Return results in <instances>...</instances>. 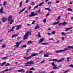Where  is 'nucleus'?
<instances>
[{"label":"nucleus","instance_id":"obj_1","mask_svg":"<svg viewBox=\"0 0 73 73\" xmlns=\"http://www.w3.org/2000/svg\"><path fill=\"white\" fill-rule=\"evenodd\" d=\"M17 27V28H16V30H19V29H20V27H21V25H17L14 26L12 28V29L10 31H8V33H9V32H13V31H14V29L15 28V27Z\"/></svg>","mask_w":73,"mask_h":73},{"label":"nucleus","instance_id":"obj_2","mask_svg":"<svg viewBox=\"0 0 73 73\" xmlns=\"http://www.w3.org/2000/svg\"><path fill=\"white\" fill-rule=\"evenodd\" d=\"M38 55V53H35L34 54H32L29 57H24V58L25 60H29V59H31L32 57H34V56H37Z\"/></svg>","mask_w":73,"mask_h":73},{"label":"nucleus","instance_id":"obj_3","mask_svg":"<svg viewBox=\"0 0 73 73\" xmlns=\"http://www.w3.org/2000/svg\"><path fill=\"white\" fill-rule=\"evenodd\" d=\"M29 31L30 32H27L26 33L25 35L24 36V40H25V39L27 38L29 36H31V34H32V30L30 29Z\"/></svg>","mask_w":73,"mask_h":73},{"label":"nucleus","instance_id":"obj_4","mask_svg":"<svg viewBox=\"0 0 73 73\" xmlns=\"http://www.w3.org/2000/svg\"><path fill=\"white\" fill-rule=\"evenodd\" d=\"M12 18H13V17L11 15H9L8 18V21L9 22H10V24H12L13 22H14V19H12Z\"/></svg>","mask_w":73,"mask_h":73},{"label":"nucleus","instance_id":"obj_5","mask_svg":"<svg viewBox=\"0 0 73 73\" xmlns=\"http://www.w3.org/2000/svg\"><path fill=\"white\" fill-rule=\"evenodd\" d=\"M70 49L68 48H64V50H58L56 51H55L56 53H62V52H66V50H69Z\"/></svg>","mask_w":73,"mask_h":73},{"label":"nucleus","instance_id":"obj_6","mask_svg":"<svg viewBox=\"0 0 73 73\" xmlns=\"http://www.w3.org/2000/svg\"><path fill=\"white\" fill-rule=\"evenodd\" d=\"M34 64V63L33 61H29L27 63H25V66H31V65H29V64Z\"/></svg>","mask_w":73,"mask_h":73},{"label":"nucleus","instance_id":"obj_7","mask_svg":"<svg viewBox=\"0 0 73 73\" xmlns=\"http://www.w3.org/2000/svg\"><path fill=\"white\" fill-rule=\"evenodd\" d=\"M51 65L52 66H54V67L53 68V69H59V68L58 67H56V66H57V65L55 64H54V63L52 62L51 63Z\"/></svg>","mask_w":73,"mask_h":73},{"label":"nucleus","instance_id":"obj_8","mask_svg":"<svg viewBox=\"0 0 73 73\" xmlns=\"http://www.w3.org/2000/svg\"><path fill=\"white\" fill-rule=\"evenodd\" d=\"M23 42V40H21L19 42H17L15 43V47L16 48H19V46L20 45V44L21 43Z\"/></svg>","mask_w":73,"mask_h":73},{"label":"nucleus","instance_id":"obj_9","mask_svg":"<svg viewBox=\"0 0 73 73\" xmlns=\"http://www.w3.org/2000/svg\"><path fill=\"white\" fill-rule=\"evenodd\" d=\"M37 15V14H34V12H32L31 13V15H29V17H32L33 16H36Z\"/></svg>","mask_w":73,"mask_h":73},{"label":"nucleus","instance_id":"obj_10","mask_svg":"<svg viewBox=\"0 0 73 73\" xmlns=\"http://www.w3.org/2000/svg\"><path fill=\"white\" fill-rule=\"evenodd\" d=\"M2 22L3 23H4L5 22H6L7 21V19L6 18L4 17L2 18Z\"/></svg>","mask_w":73,"mask_h":73},{"label":"nucleus","instance_id":"obj_11","mask_svg":"<svg viewBox=\"0 0 73 73\" xmlns=\"http://www.w3.org/2000/svg\"><path fill=\"white\" fill-rule=\"evenodd\" d=\"M65 60V58H63L60 60H58V62H61Z\"/></svg>","mask_w":73,"mask_h":73},{"label":"nucleus","instance_id":"obj_12","mask_svg":"<svg viewBox=\"0 0 73 73\" xmlns=\"http://www.w3.org/2000/svg\"><path fill=\"white\" fill-rule=\"evenodd\" d=\"M60 23V21H58L57 22H55L53 23L52 24V25H57V24H58Z\"/></svg>","mask_w":73,"mask_h":73},{"label":"nucleus","instance_id":"obj_13","mask_svg":"<svg viewBox=\"0 0 73 73\" xmlns=\"http://www.w3.org/2000/svg\"><path fill=\"white\" fill-rule=\"evenodd\" d=\"M27 8V7H26L23 9H22L21 10L20 12L19 13L20 14V13L23 12V11H25V9H26V8Z\"/></svg>","mask_w":73,"mask_h":73},{"label":"nucleus","instance_id":"obj_14","mask_svg":"<svg viewBox=\"0 0 73 73\" xmlns=\"http://www.w3.org/2000/svg\"><path fill=\"white\" fill-rule=\"evenodd\" d=\"M19 35V34H14L12 35L11 38H14V37H16V36H17Z\"/></svg>","mask_w":73,"mask_h":73},{"label":"nucleus","instance_id":"obj_15","mask_svg":"<svg viewBox=\"0 0 73 73\" xmlns=\"http://www.w3.org/2000/svg\"><path fill=\"white\" fill-rule=\"evenodd\" d=\"M0 13H4V9H3V8L1 7L0 9Z\"/></svg>","mask_w":73,"mask_h":73},{"label":"nucleus","instance_id":"obj_16","mask_svg":"<svg viewBox=\"0 0 73 73\" xmlns=\"http://www.w3.org/2000/svg\"><path fill=\"white\" fill-rule=\"evenodd\" d=\"M44 40H45V38H41L39 42L40 43L44 41Z\"/></svg>","mask_w":73,"mask_h":73},{"label":"nucleus","instance_id":"obj_17","mask_svg":"<svg viewBox=\"0 0 73 73\" xmlns=\"http://www.w3.org/2000/svg\"><path fill=\"white\" fill-rule=\"evenodd\" d=\"M41 44L42 45H49V43L47 42L42 43Z\"/></svg>","mask_w":73,"mask_h":73},{"label":"nucleus","instance_id":"obj_18","mask_svg":"<svg viewBox=\"0 0 73 73\" xmlns=\"http://www.w3.org/2000/svg\"><path fill=\"white\" fill-rule=\"evenodd\" d=\"M61 16H58L57 19H56V21H58V20H60V19H61Z\"/></svg>","mask_w":73,"mask_h":73},{"label":"nucleus","instance_id":"obj_19","mask_svg":"<svg viewBox=\"0 0 73 73\" xmlns=\"http://www.w3.org/2000/svg\"><path fill=\"white\" fill-rule=\"evenodd\" d=\"M45 9L46 10H47L49 12H51L52 11V10L50 9L49 8H45Z\"/></svg>","mask_w":73,"mask_h":73},{"label":"nucleus","instance_id":"obj_20","mask_svg":"<svg viewBox=\"0 0 73 73\" xmlns=\"http://www.w3.org/2000/svg\"><path fill=\"white\" fill-rule=\"evenodd\" d=\"M73 28V27H70L69 28H68L66 29L65 31V32H66V31H68L69 29H72Z\"/></svg>","mask_w":73,"mask_h":73},{"label":"nucleus","instance_id":"obj_21","mask_svg":"<svg viewBox=\"0 0 73 73\" xmlns=\"http://www.w3.org/2000/svg\"><path fill=\"white\" fill-rule=\"evenodd\" d=\"M6 46V44L4 43L3 44L2 47L3 48H5Z\"/></svg>","mask_w":73,"mask_h":73},{"label":"nucleus","instance_id":"obj_22","mask_svg":"<svg viewBox=\"0 0 73 73\" xmlns=\"http://www.w3.org/2000/svg\"><path fill=\"white\" fill-rule=\"evenodd\" d=\"M69 71H70V70H66V71L63 72V73H67L69 72Z\"/></svg>","mask_w":73,"mask_h":73},{"label":"nucleus","instance_id":"obj_23","mask_svg":"<svg viewBox=\"0 0 73 73\" xmlns=\"http://www.w3.org/2000/svg\"><path fill=\"white\" fill-rule=\"evenodd\" d=\"M22 2H23L22 1H21L19 3V7H20V8H21V7H22Z\"/></svg>","mask_w":73,"mask_h":73},{"label":"nucleus","instance_id":"obj_24","mask_svg":"<svg viewBox=\"0 0 73 73\" xmlns=\"http://www.w3.org/2000/svg\"><path fill=\"white\" fill-rule=\"evenodd\" d=\"M67 24V23L66 22H64L63 23H62V26H64L65 25H66Z\"/></svg>","mask_w":73,"mask_h":73},{"label":"nucleus","instance_id":"obj_25","mask_svg":"<svg viewBox=\"0 0 73 73\" xmlns=\"http://www.w3.org/2000/svg\"><path fill=\"white\" fill-rule=\"evenodd\" d=\"M38 37L39 38H40V37H41V34H40V32L38 33Z\"/></svg>","mask_w":73,"mask_h":73},{"label":"nucleus","instance_id":"obj_26","mask_svg":"<svg viewBox=\"0 0 73 73\" xmlns=\"http://www.w3.org/2000/svg\"><path fill=\"white\" fill-rule=\"evenodd\" d=\"M44 4V2H43L42 3H40L38 5L39 6H41V5H43V4Z\"/></svg>","mask_w":73,"mask_h":73},{"label":"nucleus","instance_id":"obj_27","mask_svg":"<svg viewBox=\"0 0 73 73\" xmlns=\"http://www.w3.org/2000/svg\"><path fill=\"white\" fill-rule=\"evenodd\" d=\"M40 28V26H38V25H37L36 27L35 28V29H38V28Z\"/></svg>","mask_w":73,"mask_h":73},{"label":"nucleus","instance_id":"obj_28","mask_svg":"<svg viewBox=\"0 0 73 73\" xmlns=\"http://www.w3.org/2000/svg\"><path fill=\"white\" fill-rule=\"evenodd\" d=\"M62 35H64V36H66V33L64 32H62L61 33Z\"/></svg>","mask_w":73,"mask_h":73},{"label":"nucleus","instance_id":"obj_29","mask_svg":"<svg viewBox=\"0 0 73 73\" xmlns=\"http://www.w3.org/2000/svg\"><path fill=\"white\" fill-rule=\"evenodd\" d=\"M26 47H27V45L25 44V45H23L21 47V48H26Z\"/></svg>","mask_w":73,"mask_h":73},{"label":"nucleus","instance_id":"obj_30","mask_svg":"<svg viewBox=\"0 0 73 73\" xmlns=\"http://www.w3.org/2000/svg\"><path fill=\"white\" fill-rule=\"evenodd\" d=\"M52 61H57V62H58V60L57 59H54L52 60Z\"/></svg>","mask_w":73,"mask_h":73},{"label":"nucleus","instance_id":"obj_31","mask_svg":"<svg viewBox=\"0 0 73 73\" xmlns=\"http://www.w3.org/2000/svg\"><path fill=\"white\" fill-rule=\"evenodd\" d=\"M3 6H5L7 5V1H4L3 3Z\"/></svg>","mask_w":73,"mask_h":73},{"label":"nucleus","instance_id":"obj_32","mask_svg":"<svg viewBox=\"0 0 73 73\" xmlns=\"http://www.w3.org/2000/svg\"><path fill=\"white\" fill-rule=\"evenodd\" d=\"M6 62H4L1 65V66H4V65L5 64H6Z\"/></svg>","mask_w":73,"mask_h":73},{"label":"nucleus","instance_id":"obj_33","mask_svg":"<svg viewBox=\"0 0 73 73\" xmlns=\"http://www.w3.org/2000/svg\"><path fill=\"white\" fill-rule=\"evenodd\" d=\"M68 48H70L71 49H73V46H69L67 47Z\"/></svg>","mask_w":73,"mask_h":73},{"label":"nucleus","instance_id":"obj_34","mask_svg":"<svg viewBox=\"0 0 73 73\" xmlns=\"http://www.w3.org/2000/svg\"><path fill=\"white\" fill-rule=\"evenodd\" d=\"M34 69H35V68L33 67L30 68L29 69V70H34Z\"/></svg>","mask_w":73,"mask_h":73},{"label":"nucleus","instance_id":"obj_35","mask_svg":"<svg viewBox=\"0 0 73 73\" xmlns=\"http://www.w3.org/2000/svg\"><path fill=\"white\" fill-rule=\"evenodd\" d=\"M39 6L38 5H37L34 8V10L35 9H36V8H38V7Z\"/></svg>","mask_w":73,"mask_h":73},{"label":"nucleus","instance_id":"obj_36","mask_svg":"<svg viewBox=\"0 0 73 73\" xmlns=\"http://www.w3.org/2000/svg\"><path fill=\"white\" fill-rule=\"evenodd\" d=\"M44 57H49V55L48 54H44Z\"/></svg>","mask_w":73,"mask_h":73},{"label":"nucleus","instance_id":"obj_37","mask_svg":"<svg viewBox=\"0 0 73 73\" xmlns=\"http://www.w3.org/2000/svg\"><path fill=\"white\" fill-rule=\"evenodd\" d=\"M68 11H72L73 10L72 9H71L70 8H69L68 9Z\"/></svg>","mask_w":73,"mask_h":73},{"label":"nucleus","instance_id":"obj_38","mask_svg":"<svg viewBox=\"0 0 73 73\" xmlns=\"http://www.w3.org/2000/svg\"><path fill=\"white\" fill-rule=\"evenodd\" d=\"M7 58V57H4L2 58L1 59L2 60H6Z\"/></svg>","mask_w":73,"mask_h":73},{"label":"nucleus","instance_id":"obj_39","mask_svg":"<svg viewBox=\"0 0 73 73\" xmlns=\"http://www.w3.org/2000/svg\"><path fill=\"white\" fill-rule=\"evenodd\" d=\"M11 65L9 63H8L7 64H6V66H10Z\"/></svg>","mask_w":73,"mask_h":73},{"label":"nucleus","instance_id":"obj_40","mask_svg":"<svg viewBox=\"0 0 73 73\" xmlns=\"http://www.w3.org/2000/svg\"><path fill=\"white\" fill-rule=\"evenodd\" d=\"M33 42L32 41H29L28 42V44H31Z\"/></svg>","mask_w":73,"mask_h":73},{"label":"nucleus","instance_id":"obj_41","mask_svg":"<svg viewBox=\"0 0 73 73\" xmlns=\"http://www.w3.org/2000/svg\"><path fill=\"white\" fill-rule=\"evenodd\" d=\"M62 40L63 41H64V40H65V37H63L61 38Z\"/></svg>","mask_w":73,"mask_h":73},{"label":"nucleus","instance_id":"obj_42","mask_svg":"<svg viewBox=\"0 0 73 73\" xmlns=\"http://www.w3.org/2000/svg\"><path fill=\"white\" fill-rule=\"evenodd\" d=\"M46 19H44L43 20V21L44 23H46Z\"/></svg>","mask_w":73,"mask_h":73},{"label":"nucleus","instance_id":"obj_43","mask_svg":"<svg viewBox=\"0 0 73 73\" xmlns=\"http://www.w3.org/2000/svg\"><path fill=\"white\" fill-rule=\"evenodd\" d=\"M49 13H48L47 14H46V17H48L49 16Z\"/></svg>","mask_w":73,"mask_h":73},{"label":"nucleus","instance_id":"obj_44","mask_svg":"<svg viewBox=\"0 0 73 73\" xmlns=\"http://www.w3.org/2000/svg\"><path fill=\"white\" fill-rule=\"evenodd\" d=\"M31 4L32 5H33V6L35 5V3L32 2L31 3Z\"/></svg>","mask_w":73,"mask_h":73},{"label":"nucleus","instance_id":"obj_45","mask_svg":"<svg viewBox=\"0 0 73 73\" xmlns=\"http://www.w3.org/2000/svg\"><path fill=\"white\" fill-rule=\"evenodd\" d=\"M67 60V61H68V62H69V59H70V58L69 57H68L67 58H66Z\"/></svg>","mask_w":73,"mask_h":73},{"label":"nucleus","instance_id":"obj_46","mask_svg":"<svg viewBox=\"0 0 73 73\" xmlns=\"http://www.w3.org/2000/svg\"><path fill=\"white\" fill-rule=\"evenodd\" d=\"M52 34H53V35H54V34H55V33H56V31H53L52 32Z\"/></svg>","mask_w":73,"mask_h":73},{"label":"nucleus","instance_id":"obj_47","mask_svg":"<svg viewBox=\"0 0 73 73\" xmlns=\"http://www.w3.org/2000/svg\"><path fill=\"white\" fill-rule=\"evenodd\" d=\"M21 72H25V70L24 69H21Z\"/></svg>","mask_w":73,"mask_h":73},{"label":"nucleus","instance_id":"obj_48","mask_svg":"<svg viewBox=\"0 0 73 73\" xmlns=\"http://www.w3.org/2000/svg\"><path fill=\"white\" fill-rule=\"evenodd\" d=\"M36 22V21H33V22H32V24H34Z\"/></svg>","mask_w":73,"mask_h":73},{"label":"nucleus","instance_id":"obj_49","mask_svg":"<svg viewBox=\"0 0 73 73\" xmlns=\"http://www.w3.org/2000/svg\"><path fill=\"white\" fill-rule=\"evenodd\" d=\"M27 26L28 27H30V26H31V25L28 24H27Z\"/></svg>","mask_w":73,"mask_h":73},{"label":"nucleus","instance_id":"obj_50","mask_svg":"<svg viewBox=\"0 0 73 73\" xmlns=\"http://www.w3.org/2000/svg\"><path fill=\"white\" fill-rule=\"evenodd\" d=\"M31 50V49H28L27 51V52L28 53V52H29V51H30V50Z\"/></svg>","mask_w":73,"mask_h":73},{"label":"nucleus","instance_id":"obj_51","mask_svg":"<svg viewBox=\"0 0 73 73\" xmlns=\"http://www.w3.org/2000/svg\"><path fill=\"white\" fill-rule=\"evenodd\" d=\"M45 60H42V61L41 62H40V63H43V62H45Z\"/></svg>","mask_w":73,"mask_h":73},{"label":"nucleus","instance_id":"obj_52","mask_svg":"<svg viewBox=\"0 0 73 73\" xmlns=\"http://www.w3.org/2000/svg\"><path fill=\"white\" fill-rule=\"evenodd\" d=\"M52 2H48V3H47V4L48 5H49V4H52Z\"/></svg>","mask_w":73,"mask_h":73},{"label":"nucleus","instance_id":"obj_53","mask_svg":"<svg viewBox=\"0 0 73 73\" xmlns=\"http://www.w3.org/2000/svg\"><path fill=\"white\" fill-rule=\"evenodd\" d=\"M29 1L28 0H26L25 3H28Z\"/></svg>","mask_w":73,"mask_h":73},{"label":"nucleus","instance_id":"obj_54","mask_svg":"<svg viewBox=\"0 0 73 73\" xmlns=\"http://www.w3.org/2000/svg\"><path fill=\"white\" fill-rule=\"evenodd\" d=\"M40 72L41 73H47V72Z\"/></svg>","mask_w":73,"mask_h":73},{"label":"nucleus","instance_id":"obj_55","mask_svg":"<svg viewBox=\"0 0 73 73\" xmlns=\"http://www.w3.org/2000/svg\"><path fill=\"white\" fill-rule=\"evenodd\" d=\"M31 8H32V7H29V9H28V10H30V9H31Z\"/></svg>","mask_w":73,"mask_h":73},{"label":"nucleus","instance_id":"obj_56","mask_svg":"<svg viewBox=\"0 0 73 73\" xmlns=\"http://www.w3.org/2000/svg\"><path fill=\"white\" fill-rule=\"evenodd\" d=\"M61 25H62V23H60L59 24V27H61Z\"/></svg>","mask_w":73,"mask_h":73},{"label":"nucleus","instance_id":"obj_57","mask_svg":"<svg viewBox=\"0 0 73 73\" xmlns=\"http://www.w3.org/2000/svg\"><path fill=\"white\" fill-rule=\"evenodd\" d=\"M25 13H28V10H26L25 11Z\"/></svg>","mask_w":73,"mask_h":73},{"label":"nucleus","instance_id":"obj_58","mask_svg":"<svg viewBox=\"0 0 73 73\" xmlns=\"http://www.w3.org/2000/svg\"><path fill=\"white\" fill-rule=\"evenodd\" d=\"M52 35L51 34V33H48V34H47V35H48V36H49V35Z\"/></svg>","mask_w":73,"mask_h":73},{"label":"nucleus","instance_id":"obj_59","mask_svg":"<svg viewBox=\"0 0 73 73\" xmlns=\"http://www.w3.org/2000/svg\"><path fill=\"white\" fill-rule=\"evenodd\" d=\"M60 42L59 40H58L57 42H55L56 44H58V42Z\"/></svg>","mask_w":73,"mask_h":73},{"label":"nucleus","instance_id":"obj_60","mask_svg":"<svg viewBox=\"0 0 73 73\" xmlns=\"http://www.w3.org/2000/svg\"><path fill=\"white\" fill-rule=\"evenodd\" d=\"M18 71L19 72H21V70H18Z\"/></svg>","mask_w":73,"mask_h":73},{"label":"nucleus","instance_id":"obj_61","mask_svg":"<svg viewBox=\"0 0 73 73\" xmlns=\"http://www.w3.org/2000/svg\"><path fill=\"white\" fill-rule=\"evenodd\" d=\"M3 40H4V39H3V38L1 39V40H0V42H1V41H3Z\"/></svg>","mask_w":73,"mask_h":73},{"label":"nucleus","instance_id":"obj_62","mask_svg":"<svg viewBox=\"0 0 73 73\" xmlns=\"http://www.w3.org/2000/svg\"><path fill=\"white\" fill-rule=\"evenodd\" d=\"M43 52H44V51H40L39 53H43Z\"/></svg>","mask_w":73,"mask_h":73},{"label":"nucleus","instance_id":"obj_63","mask_svg":"<svg viewBox=\"0 0 73 73\" xmlns=\"http://www.w3.org/2000/svg\"><path fill=\"white\" fill-rule=\"evenodd\" d=\"M29 72V73H32V71L31 70H30Z\"/></svg>","mask_w":73,"mask_h":73},{"label":"nucleus","instance_id":"obj_64","mask_svg":"<svg viewBox=\"0 0 73 73\" xmlns=\"http://www.w3.org/2000/svg\"><path fill=\"white\" fill-rule=\"evenodd\" d=\"M53 40V38H51L49 39V40Z\"/></svg>","mask_w":73,"mask_h":73}]
</instances>
